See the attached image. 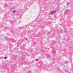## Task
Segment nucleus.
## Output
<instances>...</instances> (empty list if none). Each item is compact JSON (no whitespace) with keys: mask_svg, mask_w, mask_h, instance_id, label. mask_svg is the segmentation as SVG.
Listing matches in <instances>:
<instances>
[{"mask_svg":"<svg viewBox=\"0 0 73 73\" xmlns=\"http://www.w3.org/2000/svg\"><path fill=\"white\" fill-rule=\"evenodd\" d=\"M56 11H52L50 13V14L51 15H53V14H54V13H56Z\"/></svg>","mask_w":73,"mask_h":73,"instance_id":"f257e3e1","label":"nucleus"},{"mask_svg":"<svg viewBox=\"0 0 73 73\" xmlns=\"http://www.w3.org/2000/svg\"><path fill=\"white\" fill-rule=\"evenodd\" d=\"M7 56H5L4 57V58L5 60H6V59H7Z\"/></svg>","mask_w":73,"mask_h":73,"instance_id":"f03ea898","label":"nucleus"},{"mask_svg":"<svg viewBox=\"0 0 73 73\" xmlns=\"http://www.w3.org/2000/svg\"><path fill=\"white\" fill-rule=\"evenodd\" d=\"M15 12H16V11L14 10L13 11V13H15Z\"/></svg>","mask_w":73,"mask_h":73,"instance_id":"7ed1b4c3","label":"nucleus"},{"mask_svg":"<svg viewBox=\"0 0 73 73\" xmlns=\"http://www.w3.org/2000/svg\"><path fill=\"white\" fill-rule=\"evenodd\" d=\"M36 61H38V60L37 59H36Z\"/></svg>","mask_w":73,"mask_h":73,"instance_id":"20e7f679","label":"nucleus"}]
</instances>
